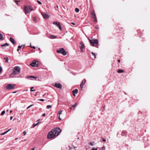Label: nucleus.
Segmentation results:
<instances>
[{"instance_id": "36", "label": "nucleus", "mask_w": 150, "mask_h": 150, "mask_svg": "<svg viewBox=\"0 0 150 150\" xmlns=\"http://www.w3.org/2000/svg\"><path fill=\"white\" fill-rule=\"evenodd\" d=\"M23 134L24 135H25L26 134V132L25 131L23 132Z\"/></svg>"}, {"instance_id": "19", "label": "nucleus", "mask_w": 150, "mask_h": 150, "mask_svg": "<svg viewBox=\"0 0 150 150\" xmlns=\"http://www.w3.org/2000/svg\"><path fill=\"white\" fill-rule=\"evenodd\" d=\"M78 91L77 89H75L72 91V93H75L77 94L78 93Z\"/></svg>"}, {"instance_id": "48", "label": "nucleus", "mask_w": 150, "mask_h": 150, "mask_svg": "<svg viewBox=\"0 0 150 150\" xmlns=\"http://www.w3.org/2000/svg\"><path fill=\"white\" fill-rule=\"evenodd\" d=\"M54 86H55V87H56V83H55L54 85Z\"/></svg>"}, {"instance_id": "9", "label": "nucleus", "mask_w": 150, "mask_h": 150, "mask_svg": "<svg viewBox=\"0 0 150 150\" xmlns=\"http://www.w3.org/2000/svg\"><path fill=\"white\" fill-rule=\"evenodd\" d=\"M25 12L26 14L28 13H29V9L27 6H25L24 7Z\"/></svg>"}, {"instance_id": "12", "label": "nucleus", "mask_w": 150, "mask_h": 150, "mask_svg": "<svg viewBox=\"0 0 150 150\" xmlns=\"http://www.w3.org/2000/svg\"><path fill=\"white\" fill-rule=\"evenodd\" d=\"M80 46L79 47L80 49H84V45L83 42H80Z\"/></svg>"}, {"instance_id": "29", "label": "nucleus", "mask_w": 150, "mask_h": 150, "mask_svg": "<svg viewBox=\"0 0 150 150\" xmlns=\"http://www.w3.org/2000/svg\"><path fill=\"white\" fill-rule=\"evenodd\" d=\"M5 110H4L2 112H1V115H3L5 113Z\"/></svg>"}, {"instance_id": "24", "label": "nucleus", "mask_w": 150, "mask_h": 150, "mask_svg": "<svg viewBox=\"0 0 150 150\" xmlns=\"http://www.w3.org/2000/svg\"><path fill=\"white\" fill-rule=\"evenodd\" d=\"M9 45L7 43H6L5 44H2V45H1V46L2 47H4V46H8Z\"/></svg>"}, {"instance_id": "8", "label": "nucleus", "mask_w": 150, "mask_h": 150, "mask_svg": "<svg viewBox=\"0 0 150 150\" xmlns=\"http://www.w3.org/2000/svg\"><path fill=\"white\" fill-rule=\"evenodd\" d=\"M41 14L43 16V17L45 19H47L49 17V16L47 14L45 13L42 12L41 13Z\"/></svg>"}, {"instance_id": "38", "label": "nucleus", "mask_w": 150, "mask_h": 150, "mask_svg": "<svg viewBox=\"0 0 150 150\" xmlns=\"http://www.w3.org/2000/svg\"><path fill=\"white\" fill-rule=\"evenodd\" d=\"M40 100V101H43L44 100L43 99H39L38 100Z\"/></svg>"}, {"instance_id": "34", "label": "nucleus", "mask_w": 150, "mask_h": 150, "mask_svg": "<svg viewBox=\"0 0 150 150\" xmlns=\"http://www.w3.org/2000/svg\"><path fill=\"white\" fill-rule=\"evenodd\" d=\"M18 2H19V1H18L17 0H15V2L16 4H17V5H18Z\"/></svg>"}, {"instance_id": "11", "label": "nucleus", "mask_w": 150, "mask_h": 150, "mask_svg": "<svg viewBox=\"0 0 150 150\" xmlns=\"http://www.w3.org/2000/svg\"><path fill=\"white\" fill-rule=\"evenodd\" d=\"M57 136L61 132L62 130L59 127H57Z\"/></svg>"}, {"instance_id": "52", "label": "nucleus", "mask_w": 150, "mask_h": 150, "mask_svg": "<svg viewBox=\"0 0 150 150\" xmlns=\"http://www.w3.org/2000/svg\"><path fill=\"white\" fill-rule=\"evenodd\" d=\"M12 112V110H11L10 111V113H11Z\"/></svg>"}, {"instance_id": "31", "label": "nucleus", "mask_w": 150, "mask_h": 150, "mask_svg": "<svg viewBox=\"0 0 150 150\" xmlns=\"http://www.w3.org/2000/svg\"><path fill=\"white\" fill-rule=\"evenodd\" d=\"M34 88L33 87H32L31 88L30 91L31 92L34 91H35V90H32V89Z\"/></svg>"}, {"instance_id": "56", "label": "nucleus", "mask_w": 150, "mask_h": 150, "mask_svg": "<svg viewBox=\"0 0 150 150\" xmlns=\"http://www.w3.org/2000/svg\"><path fill=\"white\" fill-rule=\"evenodd\" d=\"M18 138H17L15 139V140H16L18 139Z\"/></svg>"}, {"instance_id": "20", "label": "nucleus", "mask_w": 150, "mask_h": 150, "mask_svg": "<svg viewBox=\"0 0 150 150\" xmlns=\"http://www.w3.org/2000/svg\"><path fill=\"white\" fill-rule=\"evenodd\" d=\"M33 78V79H36L37 78V77H36V76H28L27 78Z\"/></svg>"}, {"instance_id": "42", "label": "nucleus", "mask_w": 150, "mask_h": 150, "mask_svg": "<svg viewBox=\"0 0 150 150\" xmlns=\"http://www.w3.org/2000/svg\"><path fill=\"white\" fill-rule=\"evenodd\" d=\"M45 113H44L42 114V116H45Z\"/></svg>"}, {"instance_id": "25", "label": "nucleus", "mask_w": 150, "mask_h": 150, "mask_svg": "<svg viewBox=\"0 0 150 150\" xmlns=\"http://www.w3.org/2000/svg\"><path fill=\"white\" fill-rule=\"evenodd\" d=\"M28 9H29V10H30V11L33 10V8L30 6H28Z\"/></svg>"}, {"instance_id": "41", "label": "nucleus", "mask_w": 150, "mask_h": 150, "mask_svg": "<svg viewBox=\"0 0 150 150\" xmlns=\"http://www.w3.org/2000/svg\"><path fill=\"white\" fill-rule=\"evenodd\" d=\"M92 150H97V149H95L94 148H93Z\"/></svg>"}, {"instance_id": "53", "label": "nucleus", "mask_w": 150, "mask_h": 150, "mask_svg": "<svg viewBox=\"0 0 150 150\" xmlns=\"http://www.w3.org/2000/svg\"><path fill=\"white\" fill-rule=\"evenodd\" d=\"M31 150H35V149L34 148H32Z\"/></svg>"}, {"instance_id": "59", "label": "nucleus", "mask_w": 150, "mask_h": 150, "mask_svg": "<svg viewBox=\"0 0 150 150\" xmlns=\"http://www.w3.org/2000/svg\"><path fill=\"white\" fill-rule=\"evenodd\" d=\"M8 110H7V111H6V112H8Z\"/></svg>"}, {"instance_id": "26", "label": "nucleus", "mask_w": 150, "mask_h": 150, "mask_svg": "<svg viewBox=\"0 0 150 150\" xmlns=\"http://www.w3.org/2000/svg\"><path fill=\"white\" fill-rule=\"evenodd\" d=\"M123 72L124 71L122 70H118L117 71V72L120 73H123Z\"/></svg>"}, {"instance_id": "63", "label": "nucleus", "mask_w": 150, "mask_h": 150, "mask_svg": "<svg viewBox=\"0 0 150 150\" xmlns=\"http://www.w3.org/2000/svg\"><path fill=\"white\" fill-rule=\"evenodd\" d=\"M11 150H12V149H11Z\"/></svg>"}, {"instance_id": "35", "label": "nucleus", "mask_w": 150, "mask_h": 150, "mask_svg": "<svg viewBox=\"0 0 150 150\" xmlns=\"http://www.w3.org/2000/svg\"><path fill=\"white\" fill-rule=\"evenodd\" d=\"M33 21L34 22H35V23L36 22V18L35 17H34V19L33 20Z\"/></svg>"}, {"instance_id": "40", "label": "nucleus", "mask_w": 150, "mask_h": 150, "mask_svg": "<svg viewBox=\"0 0 150 150\" xmlns=\"http://www.w3.org/2000/svg\"><path fill=\"white\" fill-rule=\"evenodd\" d=\"M22 46V45H21V46H18V48L20 49V48H21Z\"/></svg>"}, {"instance_id": "46", "label": "nucleus", "mask_w": 150, "mask_h": 150, "mask_svg": "<svg viewBox=\"0 0 150 150\" xmlns=\"http://www.w3.org/2000/svg\"><path fill=\"white\" fill-rule=\"evenodd\" d=\"M53 24L56 25V22H54L53 23Z\"/></svg>"}, {"instance_id": "39", "label": "nucleus", "mask_w": 150, "mask_h": 150, "mask_svg": "<svg viewBox=\"0 0 150 150\" xmlns=\"http://www.w3.org/2000/svg\"><path fill=\"white\" fill-rule=\"evenodd\" d=\"M80 49L81 50V52H83V49Z\"/></svg>"}, {"instance_id": "6", "label": "nucleus", "mask_w": 150, "mask_h": 150, "mask_svg": "<svg viewBox=\"0 0 150 150\" xmlns=\"http://www.w3.org/2000/svg\"><path fill=\"white\" fill-rule=\"evenodd\" d=\"M15 85L13 84H8L6 86V88L8 90L13 89L15 87Z\"/></svg>"}, {"instance_id": "21", "label": "nucleus", "mask_w": 150, "mask_h": 150, "mask_svg": "<svg viewBox=\"0 0 150 150\" xmlns=\"http://www.w3.org/2000/svg\"><path fill=\"white\" fill-rule=\"evenodd\" d=\"M10 130H11V129H9L8 130H7V131L5 132H4L1 134V135H4L6 133H7L9 131H10Z\"/></svg>"}, {"instance_id": "62", "label": "nucleus", "mask_w": 150, "mask_h": 150, "mask_svg": "<svg viewBox=\"0 0 150 150\" xmlns=\"http://www.w3.org/2000/svg\"><path fill=\"white\" fill-rule=\"evenodd\" d=\"M103 150V149H102V150Z\"/></svg>"}, {"instance_id": "45", "label": "nucleus", "mask_w": 150, "mask_h": 150, "mask_svg": "<svg viewBox=\"0 0 150 150\" xmlns=\"http://www.w3.org/2000/svg\"><path fill=\"white\" fill-rule=\"evenodd\" d=\"M106 139H103V142H105L106 141Z\"/></svg>"}, {"instance_id": "2", "label": "nucleus", "mask_w": 150, "mask_h": 150, "mask_svg": "<svg viewBox=\"0 0 150 150\" xmlns=\"http://www.w3.org/2000/svg\"><path fill=\"white\" fill-rule=\"evenodd\" d=\"M21 67L18 66H16L14 67L13 69L12 73L11 74L10 77H13L12 75H16L19 74L21 71Z\"/></svg>"}, {"instance_id": "1", "label": "nucleus", "mask_w": 150, "mask_h": 150, "mask_svg": "<svg viewBox=\"0 0 150 150\" xmlns=\"http://www.w3.org/2000/svg\"><path fill=\"white\" fill-rule=\"evenodd\" d=\"M56 134V127L54 128L50 131L47 135L48 139H51L55 137Z\"/></svg>"}, {"instance_id": "44", "label": "nucleus", "mask_w": 150, "mask_h": 150, "mask_svg": "<svg viewBox=\"0 0 150 150\" xmlns=\"http://www.w3.org/2000/svg\"><path fill=\"white\" fill-rule=\"evenodd\" d=\"M12 118H13V117L12 116H11L10 117V120H11L12 119Z\"/></svg>"}, {"instance_id": "32", "label": "nucleus", "mask_w": 150, "mask_h": 150, "mask_svg": "<svg viewBox=\"0 0 150 150\" xmlns=\"http://www.w3.org/2000/svg\"><path fill=\"white\" fill-rule=\"evenodd\" d=\"M37 1L39 4L41 5L42 4V3L39 1L37 0Z\"/></svg>"}, {"instance_id": "22", "label": "nucleus", "mask_w": 150, "mask_h": 150, "mask_svg": "<svg viewBox=\"0 0 150 150\" xmlns=\"http://www.w3.org/2000/svg\"><path fill=\"white\" fill-rule=\"evenodd\" d=\"M4 59L5 60V62H6L8 63V58L7 57H4Z\"/></svg>"}, {"instance_id": "16", "label": "nucleus", "mask_w": 150, "mask_h": 150, "mask_svg": "<svg viewBox=\"0 0 150 150\" xmlns=\"http://www.w3.org/2000/svg\"><path fill=\"white\" fill-rule=\"evenodd\" d=\"M57 88H59V90L62 89V85L59 83H57Z\"/></svg>"}, {"instance_id": "14", "label": "nucleus", "mask_w": 150, "mask_h": 150, "mask_svg": "<svg viewBox=\"0 0 150 150\" xmlns=\"http://www.w3.org/2000/svg\"><path fill=\"white\" fill-rule=\"evenodd\" d=\"M10 40L13 44H15V41L14 40L12 37L10 38Z\"/></svg>"}, {"instance_id": "7", "label": "nucleus", "mask_w": 150, "mask_h": 150, "mask_svg": "<svg viewBox=\"0 0 150 150\" xmlns=\"http://www.w3.org/2000/svg\"><path fill=\"white\" fill-rule=\"evenodd\" d=\"M91 14L92 15H93L94 16V17H93V18L94 19V22H97V19H96V15L95 13V12L94 11H92L91 12Z\"/></svg>"}, {"instance_id": "27", "label": "nucleus", "mask_w": 150, "mask_h": 150, "mask_svg": "<svg viewBox=\"0 0 150 150\" xmlns=\"http://www.w3.org/2000/svg\"><path fill=\"white\" fill-rule=\"evenodd\" d=\"M75 11L76 12L78 13L79 12V10L78 8H76L75 9Z\"/></svg>"}, {"instance_id": "18", "label": "nucleus", "mask_w": 150, "mask_h": 150, "mask_svg": "<svg viewBox=\"0 0 150 150\" xmlns=\"http://www.w3.org/2000/svg\"><path fill=\"white\" fill-rule=\"evenodd\" d=\"M49 38L51 39H52L55 38H56V36L54 35H50Z\"/></svg>"}, {"instance_id": "17", "label": "nucleus", "mask_w": 150, "mask_h": 150, "mask_svg": "<svg viewBox=\"0 0 150 150\" xmlns=\"http://www.w3.org/2000/svg\"><path fill=\"white\" fill-rule=\"evenodd\" d=\"M77 105V103H76L74 105H73L71 107V109H73V110H75V108L76 107Z\"/></svg>"}, {"instance_id": "47", "label": "nucleus", "mask_w": 150, "mask_h": 150, "mask_svg": "<svg viewBox=\"0 0 150 150\" xmlns=\"http://www.w3.org/2000/svg\"><path fill=\"white\" fill-rule=\"evenodd\" d=\"M71 24L72 25H75V24L74 23H73V22H72L71 23Z\"/></svg>"}, {"instance_id": "4", "label": "nucleus", "mask_w": 150, "mask_h": 150, "mask_svg": "<svg viewBox=\"0 0 150 150\" xmlns=\"http://www.w3.org/2000/svg\"><path fill=\"white\" fill-rule=\"evenodd\" d=\"M40 65L39 62L36 60H33L32 62L30 64V65L33 67H38Z\"/></svg>"}, {"instance_id": "33", "label": "nucleus", "mask_w": 150, "mask_h": 150, "mask_svg": "<svg viewBox=\"0 0 150 150\" xmlns=\"http://www.w3.org/2000/svg\"><path fill=\"white\" fill-rule=\"evenodd\" d=\"M51 107V105H47V108L49 109V108H50Z\"/></svg>"}, {"instance_id": "54", "label": "nucleus", "mask_w": 150, "mask_h": 150, "mask_svg": "<svg viewBox=\"0 0 150 150\" xmlns=\"http://www.w3.org/2000/svg\"><path fill=\"white\" fill-rule=\"evenodd\" d=\"M118 62H120V60H119H119H118Z\"/></svg>"}, {"instance_id": "50", "label": "nucleus", "mask_w": 150, "mask_h": 150, "mask_svg": "<svg viewBox=\"0 0 150 150\" xmlns=\"http://www.w3.org/2000/svg\"><path fill=\"white\" fill-rule=\"evenodd\" d=\"M73 95L74 96H75L76 95L75 94V93H73Z\"/></svg>"}, {"instance_id": "60", "label": "nucleus", "mask_w": 150, "mask_h": 150, "mask_svg": "<svg viewBox=\"0 0 150 150\" xmlns=\"http://www.w3.org/2000/svg\"><path fill=\"white\" fill-rule=\"evenodd\" d=\"M26 140H27L26 139H25V140H24V141H26Z\"/></svg>"}, {"instance_id": "28", "label": "nucleus", "mask_w": 150, "mask_h": 150, "mask_svg": "<svg viewBox=\"0 0 150 150\" xmlns=\"http://www.w3.org/2000/svg\"><path fill=\"white\" fill-rule=\"evenodd\" d=\"M39 122H38L36 124L34 123L33 125V127H35L37 125H38V124L39 123Z\"/></svg>"}, {"instance_id": "57", "label": "nucleus", "mask_w": 150, "mask_h": 150, "mask_svg": "<svg viewBox=\"0 0 150 150\" xmlns=\"http://www.w3.org/2000/svg\"><path fill=\"white\" fill-rule=\"evenodd\" d=\"M92 18H93V17H94V16H93V15H92Z\"/></svg>"}, {"instance_id": "58", "label": "nucleus", "mask_w": 150, "mask_h": 150, "mask_svg": "<svg viewBox=\"0 0 150 150\" xmlns=\"http://www.w3.org/2000/svg\"><path fill=\"white\" fill-rule=\"evenodd\" d=\"M16 91H15V92H13V93H16Z\"/></svg>"}, {"instance_id": "15", "label": "nucleus", "mask_w": 150, "mask_h": 150, "mask_svg": "<svg viewBox=\"0 0 150 150\" xmlns=\"http://www.w3.org/2000/svg\"><path fill=\"white\" fill-rule=\"evenodd\" d=\"M62 110H60V111H58V114L59 115V117H58V118H59V120H62V118H60V115H61L62 114Z\"/></svg>"}, {"instance_id": "37", "label": "nucleus", "mask_w": 150, "mask_h": 150, "mask_svg": "<svg viewBox=\"0 0 150 150\" xmlns=\"http://www.w3.org/2000/svg\"><path fill=\"white\" fill-rule=\"evenodd\" d=\"M89 144L91 146H93V143L92 142H90Z\"/></svg>"}, {"instance_id": "51", "label": "nucleus", "mask_w": 150, "mask_h": 150, "mask_svg": "<svg viewBox=\"0 0 150 150\" xmlns=\"http://www.w3.org/2000/svg\"><path fill=\"white\" fill-rule=\"evenodd\" d=\"M33 105V104H32V105H30L29 106L30 107H31Z\"/></svg>"}, {"instance_id": "61", "label": "nucleus", "mask_w": 150, "mask_h": 150, "mask_svg": "<svg viewBox=\"0 0 150 150\" xmlns=\"http://www.w3.org/2000/svg\"><path fill=\"white\" fill-rule=\"evenodd\" d=\"M57 8H58V6H57Z\"/></svg>"}, {"instance_id": "13", "label": "nucleus", "mask_w": 150, "mask_h": 150, "mask_svg": "<svg viewBox=\"0 0 150 150\" xmlns=\"http://www.w3.org/2000/svg\"><path fill=\"white\" fill-rule=\"evenodd\" d=\"M86 80H85L84 81H82L81 83V84L80 86V87H81V90H82V88H83V86L84 84L86 82Z\"/></svg>"}, {"instance_id": "43", "label": "nucleus", "mask_w": 150, "mask_h": 150, "mask_svg": "<svg viewBox=\"0 0 150 150\" xmlns=\"http://www.w3.org/2000/svg\"><path fill=\"white\" fill-rule=\"evenodd\" d=\"M30 47H31L33 48V49H35V46H33L32 47V46H31Z\"/></svg>"}, {"instance_id": "10", "label": "nucleus", "mask_w": 150, "mask_h": 150, "mask_svg": "<svg viewBox=\"0 0 150 150\" xmlns=\"http://www.w3.org/2000/svg\"><path fill=\"white\" fill-rule=\"evenodd\" d=\"M57 27H58L60 31L62 30V26L60 23L57 22Z\"/></svg>"}, {"instance_id": "5", "label": "nucleus", "mask_w": 150, "mask_h": 150, "mask_svg": "<svg viewBox=\"0 0 150 150\" xmlns=\"http://www.w3.org/2000/svg\"><path fill=\"white\" fill-rule=\"evenodd\" d=\"M57 53L62 54L63 55L65 56L67 54V52L63 48H60L57 50Z\"/></svg>"}, {"instance_id": "30", "label": "nucleus", "mask_w": 150, "mask_h": 150, "mask_svg": "<svg viewBox=\"0 0 150 150\" xmlns=\"http://www.w3.org/2000/svg\"><path fill=\"white\" fill-rule=\"evenodd\" d=\"M92 55L94 56V59L96 58V54H95V53H93V52H92Z\"/></svg>"}, {"instance_id": "55", "label": "nucleus", "mask_w": 150, "mask_h": 150, "mask_svg": "<svg viewBox=\"0 0 150 150\" xmlns=\"http://www.w3.org/2000/svg\"><path fill=\"white\" fill-rule=\"evenodd\" d=\"M19 50V49H17V51H18Z\"/></svg>"}, {"instance_id": "3", "label": "nucleus", "mask_w": 150, "mask_h": 150, "mask_svg": "<svg viewBox=\"0 0 150 150\" xmlns=\"http://www.w3.org/2000/svg\"><path fill=\"white\" fill-rule=\"evenodd\" d=\"M91 45L93 46H96L98 44V41L97 39L91 40L88 39Z\"/></svg>"}, {"instance_id": "23", "label": "nucleus", "mask_w": 150, "mask_h": 150, "mask_svg": "<svg viewBox=\"0 0 150 150\" xmlns=\"http://www.w3.org/2000/svg\"><path fill=\"white\" fill-rule=\"evenodd\" d=\"M4 40V37H3V35L0 33V40Z\"/></svg>"}, {"instance_id": "49", "label": "nucleus", "mask_w": 150, "mask_h": 150, "mask_svg": "<svg viewBox=\"0 0 150 150\" xmlns=\"http://www.w3.org/2000/svg\"><path fill=\"white\" fill-rule=\"evenodd\" d=\"M30 106H29L27 108V109H28V108H30Z\"/></svg>"}]
</instances>
